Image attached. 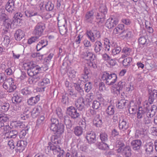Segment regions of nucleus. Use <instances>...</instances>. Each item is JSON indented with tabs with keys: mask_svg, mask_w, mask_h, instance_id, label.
Listing matches in <instances>:
<instances>
[{
	"mask_svg": "<svg viewBox=\"0 0 157 157\" xmlns=\"http://www.w3.org/2000/svg\"><path fill=\"white\" fill-rule=\"evenodd\" d=\"M100 138L102 142H106L108 140V135L105 133H102L100 134Z\"/></svg>",
	"mask_w": 157,
	"mask_h": 157,
	"instance_id": "680f3d73",
	"label": "nucleus"
},
{
	"mask_svg": "<svg viewBox=\"0 0 157 157\" xmlns=\"http://www.w3.org/2000/svg\"><path fill=\"white\" fill-rule=\"evenodd\" d=\"M2 22L4 27L5 28L9 29L11 27L12 22L8 18Z\"/></svg>",
	"mask_w": 157,
	"mask_h": 157,
	"instance_id": "49530a36",
	"label": "nucleus"
},
{
	"mask_svg": "<svg viewBox=\"0 0 157 157\" xmlns=\"http://www.w3.org/2000/svg\"><path fill=\"white\" fill-rule=\"evenodd\" d=\"M142 141L140 140H132L131 143L132 149L135 151L139 150L142 146Z\"/></svg>",
	"mask_w": 157,
	"mask_h": 157,
	"instance_id": "ddd939ff",
	"label": "nucleus"
},
{
	"mask_svg": "<svg viewBox=\"0 0 157 157\" xmlns=\"http://www.w3.org/2000/svg\"><path fill=\"white\" fill-rule=\"evenodd\" d=\"M27 144L26 141L19 140L17 142L16 146L17 149L19 152H21L25 149Z\"/></svg>",
	"mask_w": 157,
	"mask_h": 157,
	"instance_id": "4468645a",
	"label": "nucleus"
},
{
	"mask_svg": "<svg viewBox=\"0 0 157 157\" xmlns=\"http://www.w3.org/2000/svg\"><path fill=\"white\" fill-rule=\"evenodd\" d=\"M50 130L58 134H62L64 132V125L62 123H59L56 118L52 117L51 119Z\"/></svg>",
	"mask_w": 157,
	"mask_h": 157,
	"instance_id": "f257e3e1",
	"label": "nucleus"
},
{
	"mask_svg": "<svg viewBox=\"0 0 157 157\" xmlns=\"http://www.w3.org/2000/svg\"><path fill=\"white\" fill-rule=\"evenodd\" d=\"M125 84L126 82L124 81H121L118 82L117 86L119 88L116 89V91L118 92H117V94L119 93L120 91L125 86Z\"/></svg>",
	"mask_w": 157,
	"mask_h": 157,
	"instance_id": "09e8293b",
	"label": "nucleus"
},
{
	"mask_svg": "<svg viewBox=\"0 0 157 157\" xmlns=\"http://www.w3.org/2000/svg\"><path fill=\"white\" fill-rule=\"evenodd\" d=\"M41 70V68H36L27 69V73L30 76L33 77L39 74V71Z\"/></svg>",
	"mask_w": 157,
	"mask_h": 157,
	"instance_id": "4be33fe9",
	"label": "nucleus"
},
{
	"mask_svg": "<svg viewBox=\"0 0 157 157\" xmlns=\"http://www.w3.org/2000/svg\"><path fill=\"white\" fill-rule=\"evenodd\" d=\"M46 149L52 151L55 155L57 154V157H63L64 151L61 150L59 145H55L51 143H49L48 146L46 147Z\"/></svg>",
	"mask_w": 157,
	"mask_h": 157,
	"instance_id": "7ed1b4c3",
	"label": "nucleus"
},
{
	"mask_svg": "<svg viewBox=\"0 0 157 157\" xmlns=\"http://www.w3.org/2000/svg\"><path fill=\"white\" fill-rule=\"evenodd\" d=\"M124 26L123 24H119L113 30V33L115 35L118 34L119 35H122L123 34Z\"/></svg>",
	"mask_w": 157,
	"mask_h": 157,
	"instance_id": "5701e85b",
	"label": "nucleus"
},
{
	"mask_svg": "<svg viewBox=\"0 0 157 157\" xmlns=\"http://www.w3.org/2000/svg\"><path fill=\"white\" fill-rule=\"evenodd\" d=\"M90 73V70L87 67H85L84 70V73L81 75V78H83L84 81H88V75Z\"/></svg>",
	"mask_w": 157,
	"mask_h": 157,
	"instance_id": "473e14b6",
	"label": "nucleus"
},
{
	"mask_svg": "<svg viewBox=\"0 0 157 157\" xmlns=\"http://www.w3.org/2000/svg\"><path fill=\"white\" fill-rule=\"evenodd\" d=\"M150 118L149 117V115L147 113L146 116L144 117L143 119V124L146 125H148L151 124V120Z\"/></svg>",
	"mask_w": 157,
	"mask_h": 157,
	"instance_id": "8fccbe9b",
	"label": "nucleus"
},
{
	"mask_svg": "<svg viewBox=\"0 0 157 157\" xmlns=\"http://www.w3.org/2000/svg\"><path fill=\"white\" fill-rule=\"evenodd\" d=\"M42 110V108L40 105H37L35 107L31 112V115L33 117L35 118L38 116Z\"/></svg>",
	"mask_w": 157,
	"mask_h": 157,
	"instance_id": "a211bd4d",
	"label": "nucleus"
},
{
	"mask_svg": "<svg viewBox=\"0 0 157 157\" xmlns=\"http://www.w3.org/2000/svg\"><path fill=\"white\" fill-rule=\"evenodd\" d=\"M67 113L71 118L74 119L78 118L80 116V113L78 112L77 110L73 106H70L67 108Z\"/></svg>",
	"mask_w": 157,
	"mask_h": 157,
	"instance_id": "6e6552de",
	"label": "nucleus"
},
{
	"mask_svg": "<svg viewBox=\"0 0 157 157\" xmlns=\"http://www.w3.org/2000/svg\"><path fill=\"white\" fill-rule=\"evenodd\" d=\"M100 105L101 103L100 102L97 100H94L93 102L92 107L93 109H97L100 107Z\"/></svg>",
	"mask_w": 157,
	"mask_h": 157,
	"instance_id": "bf43d9fd",
	"label": "nucleus"
},
{
	"mask_svg": "<svg viewBox=\"0 0 157 157\" xmlns=\"http://www.w3.org/2000/svg\"><path fill=\"white\" fill-rule=\"evenodd\" d=\"M75 89L79 92L81 96L83 95L84 94V91L80 85L79 84H75Z\"/></svg>",
	"mask_w": 157,
	"mask_h": 157,
	"instance_id": "5fc2aeb1",
	"label": "nucleus"
},
{
	"mask_svg": "<svg viewBox=\"0 0 157 157\" xmlns=\"http://www.w3.org/2000/svg\"><path fill=\"white\" fill-rule=\"evenodd\" d=\"M18 132L17 130H10L9 133H5L4 139L15 138L18 135Z\"/></svg>",
	"mask_w": 157,
	"mask_h": 157,
	"instance_id": "412c9836",
	"label": "nucleus"
},
{
	"mask_svg": "<svg viewBox=\"0 0 157 157\" xmlns=\"http://www.w3.org/2000/svg\"><path fill=\"white\" fill-rule=\"evenodd\" d=\"M10 107V105L8 103H4L2 106L1 108V111L2 112H7L9 109Z\"/></svg>",
	"mask_w": 157,
	"mask_h": 157,
	"instance_id": "603ef678",
	"label": "nucleus"
},
{
	"mask_svg": "<svg viewBox=\"0 0 157 157\" xmlns=\"http://www.w3.org/2000/svg\"><path fill=\"white\" fill-rule=\"evenodd\" d=\"M101 78L107 85H113L117 81V79L115 74H109L106 72L103 73Z\"/></svg>",
	"mask_w": 157,
	"mask_h": 157,
	"instance_id": "f03ea898",
	"label": "nucleus"
},
{
	"mask_svg": "<svg viewBox=\"0 0 157 157\" xmlns=\"http://www.w3.org/2000/svg\"><path fill=\"white\" fill-rule=\"evenodd\" d=\"M3 88L6 90H8L7 91L10 93L13 92L16 88V86L14 84L13 79L10 78L6 80L3 83Z\"/></svg>",
	"mask_w": 157,
	"mask_h": 157,
	"instance_id": "39448f33",
	"label": "nucleus"
},
{
	"mask_svg": "<svg viewBox=\"0 0 157 157\" xmlns=\"http://www.w3.org/2000/svg\"><path fill=\"white\" fill-rule=\"evenodd\" d=\"M139 44L142 45L145 44L147 42V40L144 36H141L138 39Z\"/></svg>",
	"mask_w": 157,
	"mask_h": 157,
	"instance_id": "338daca9",
	"label": "nucleus"
},
{
	"mask_svg": "<svg viewBox=\"0 0 157 157\" xmlns=\"http://www.w3.org/2000/svg\"><path fill=\"white\" fill-rule=\"evenodd\" d=\"M123 35L121 36L122 39H128L132 37L133 36L131 31L128 30H123Z\"/></svg>",
	"mask_w": 157,
	"mask_h": 157,
	"instance_id": "72a5a7b5",
	"label": "nucleus"
},
{
	"mask_svg": "<svg viewBox=\"0 0 157 157\" xmlns=\"http://www.w3.org/2000/svg\"><path fill=\"white\" fill-rule=\"evenodd\" d=\"M9 120V118L7 115L0 113V122L4 124V123L8 121Z\"/></svg>",
	"mask_w": 157,
	"mask_h": 157,
	"instance_id": "c03bdc74",
	"label": "nucleus"
},
{
	"mask_svg": "<svg viewBox=\"0 0 157 157\" xmlns=\"http://www.w3.org/2000/svg\"><path fill=\"white\" fill-rule=\"evenodd\" d=\"M58 25L59 27V29L60 33L62 35L65 34L67 31L66 23H64L62 25H61L60 22L58 21Z\"/></svg>",
	"mask_w": 157,
	"mask_h": 157,
	"instance_id": "cd10ccee",
	"label": "nucleus"
},
{
	"mask_svg": "<svg viewBox=\"0 0 157 157\" xmlns=\"http://www.w3.org/2000/svg\"><path fill=\"white\" fill-rule=\"evenodd\" d=\"M39 37L36 36L31 37L28 40V44H30L35 42L36 41L38 40Z\"/></svg>",
	"mask_w": 157,
	"mask_h": 157,
	"instance_id": "6e6d98bb",
	"label": "nucleus"
},
{
	"mask_svg": "<svg viewBox=\"0 0 157 157\" xmlns=\"http://www.w3.org/2000/svg\"><path fill=\"white\" fill-rule=\"evenodd\" d=\"M132 61V58L130 57H128L125 59L123 61L122 63L125 66H127L130 64Z\"/></svg>",
	"mask_w": 157,
	"mask_h": 157,
	"instance_id": "4d7b16f0",
	"label": "nucleus"
},
{
	"mask_svg": "<svg viewBox=\"0 0 157 157\" xmlns=\"http://www.w3.org/2000/svg\"><path fill=\"white\" fill-rule=\"evenodd\" d=\"M148 104L147 101H145L144 102V108L146 109L147 111V113L149 115L150 117H151L155 114L157 111V107L156 105H153L150 108Z\"/></svg>",
	"mask_w": 157,
	"mask_h": 157,
	"instance_id": "0eeeda50",
	"label": "nucleus"
},
{
	"mask_svg": "<svg viewBox=\"0 0 157 157\" xmlns=\"http://www.w3.org/2000/svg\"><path fill=\"white\" fill-rule=\"evenodd\" d=\"M86 138L89 144H93L96 141V134L93 132H88L86 133Z\"/></svg>",
	"mask_w": 157,
	"mask_h": 157,
	"instance_id": "9d476101",
	"label": "nucleus"
},
{
	"mask_svg": "<svg viewBox=\"0 0 157 157\" xmlns=\"http://www.w3.org/2000/svg\"><path fill=\"white\" fill-rule=\"evenodd\" d=\"M54 5L51 2H48L45 6V8L47 10L51 11L54 8Z\"/></svg>",
	"mask_w": 157,
	"mask_h": 157,
	"instance_id": "e2e57ef3",
	"label": "nucleus"
},
{
	"mask_svg": "<svg viewBox=\"0 0 157 157\" xmlns=\"http://www.w3.org/2000/svg\"><path fill=\"white\" fill-rule=\"evenodd\" d=\"M115 112V107L113 105L109 106L105 110V113L107 114L106 116L109 117L114 114Z\"/></svg>",
	"mask_w": 157,
	"mask_h": 157,
	"instance_id": "7c9ffc66",
	"label": "nucleus"
},
{
	"mask_svg": "<svg viewBox=\"0 0 157 157\" xmlns=\"http://www.w3.org/2000/svg\"><path fill=\"white\" fill-rule=\"evenodd\" d=\"M49 79L47 78H44L38 83L39 86H45L49 83Z\"/></svg>",
	"mask_w": 157,
	"mask_h": 157,
	"instance_id": "37998d69",
	"label": "nucleus"
},
{
	"mask_svg": "<svg viewBox=\"0 0 157 157\" xmlns=\"http://www.w3.org/2000/svg\"><path fill=\"white\" fill-rule=\"evenodd\" d=\"M75 105L78 110H82L84 108V103L83 102V98L80 97L75 102Z\"/></svg>",
	"mask_w": 157,
	"mask_h": 157,
	"instance_id": "aec40b11",
	"label": "nucleus"
},
{
	"mask_svg": "<svg viewBox=\"0 0 157 157\" xmlns=\"http://www.w3.org/2000/svg\"><path fill=\"white\" fill-rule=\"evenodd\" d=\"M129 102L127 100L124 99H121L118 101L117 106L118 109H122L126 106L128 107L129 106Z\"/></svg>",
	"mask_w": 157,
	"mask_h": 157,
	"instance_id": "f3484780",
	"label": "nucleus"
},
{
	"mask_svg": "<svg viewBox=\"0 0 157 157\" xmlns=\"http://www.w3.org/2000/svg\"><path fill=\"white\" fill-rule=\"evenodd\" d=\"M103 46L102 43L100 41H96L94 46L95 52L98 54L101 53L103 51Z\"/></svg>",
	"mask_w": 157,
	"mask_h": 157,
	"instance_id": "f8f14e48",
	"label": "nucleus"
},
{
	"mask_svg": "<svg viewBox=\"0 0 157 157\" xmlns=\"http://www.w3.org/2000/svg\"><path fill=\"white\" fill-rule=\"evenodd\" d=\"M45 29L44 24L42 22H39L35 27L33 33L36 36H40L43 34Z\"/></svg>",
	"mask_w": 157,
	"mask_h": 157,
	"instance_id": "423d86ee",
	"label": "nucleus"
},
{
	"mask_svg": "<svg viewBox=\"0 0 157 157\" xmlns=\"http://www.w3.org/2000/svg\"><path fill=\"white\" fill-rule=\"evenodd\" d=\"M24 35L23 31L20 29L17 30L14 34L15 39L17 41H19L23 38Z\"/></svg>",
	"mask_w": 157,
	"mask_h": 157,
	"instance_id": "c756f323",
	"label": "nucleus"
},
{
	"mask_svg": "<svg viewBox=\"0 0 157 157\" xmlns=\"http://www.w3.org/2000/svg\"><path fill=\"white\" fill-rule=\"evenodd\" d=\"M119 127L121 129L126 130L128 128V124L126 121L123 119L121 121H120Z\"/></svg>",
	"mask_w": 157,
	"mask_h": 157,
	"instance_id": "e433bc0d",
	"label": "nucleus"
},
{
	"mask_svg": "<svg viewBox=\"0 0 157 157\" xmlns=\"http://www.w3.org/2000/svg\"><path fill=\"white\" fill-rule=\"evenodd\" d=\"M121 49L120 46L115 48H112V54L114 56L119 54L121 51Z\"/></svg>",
	"mask_w": 157,
	"mask_h": 157,
	"instance_id": "13d9d810",
	"label": "nucleus"
},
{
	"mask_svg": "<svg viewBox=\"0 0 157 157\" xmlns=\"http://www.w3.org/2000/svg\"><path fill=\"white\" fill-rule=\"evenodd\" d=\"M92 96L90 94L87 95L85 97V99H83V102L84 103V105H89L90 103L92 101Z\"/></svg>",
	"mask_w": 157,
	"mask_h": 157,
	"instance_id": "ea45409f",
	"label": "nucleus"
},
{
	"mask_svg": "<svg viewBox=\"0 0 157 157\" xmlns=\"http://www.w3.org/2000/svg\"><path fill=\"white\" fill-rule=\"evenodd\" d=\"M102 117L99 114H97L93 120V124L97 127H100L102 124Z\"/></svg>",
	"mask_w": 157,
	"mask_h": 157,
	"instance_id": "2eb2a0df",
	"label": "nucleus"
},
{
	"mask_svg": "<svg viewBox=\"0 0 157 157\" xmlns=\"http://www.w3.org/2000/svg\"><path fill=\"white\" fill-rule=\"evenodd\" d=\"M94 12L91 10L86 12L85 17V20L87 22L92 23L93 21Z\"/></svg>",
	"mask_w": 157,
	"mask_h": 157,
	"instance_id": "b1692460",
	"label": "nucleus"
},
{
	"mask_svg": "<svg viewBox=\"0 0 157 157\" xmlns=\"http://www.w3.org/2000/svg\"><path fill=\"white\" fill-rule=\"evenodd\" d=\"M118 20L117 18H110L106 21L105 26L109 29H111L116 26L118 24Z\"/></svg>",
	"mask_w": 157,
	"mask_h": 157,
	"instance_id": "1a4fd4ad",
	"label": "nucleus"
},
{
	"mask_svg": "<svg viewBox=\"0 0 157 157\" xmlns=\"http://www.w3.org/2000/svg\"><path fill=\"white\" fill-rule=\"evenodd\" d=\"M12 100L14 104L19 103L21 101V98L19 97L17 94H14L12 98Z\"/></svg>",
	"mask_w": 157,
	"mask_h": 157,
	"instance_id": "a18cd8bd",
	"label": "nucleus"
},
{
	"mask_svg": "<svg viewBox=\"0 0 157 157\" xmlns=\"http://www.w3.org/2000/svg\"><path fill=\"white\" fill-rule=\"evenodd\" d=\"M54 133L56 135L52 136L51 139L52 142L55 144H61L62 141L60 136L62 134H58L57 133L55 132Z\"/></svg>",
	"mask_w": 157,
	"mask_h": 157,
	"instance_id": "dca6fc26",
	"label": "nucleus"
},
{
	"mask_svg": "<svg viewBox=\"0 0 157 157\" xmlns=\"http://www.w3.org/2000/svg\"><path fill=\"white\" fill-rule=\"evenodd\" d=\"M97 146L99 149L102 150H105L109 148L108 145L106 143L102 142L98 143Z\"/></svg>",
	"mask_w": 157,
	"mask_h": 157,
	"instance_id": "a19ab883",
	"label": "nucleus"
},
{
	"mask_svg": "<svg viewBox=\"0 0 157 157\" xmlns=\"http://www.w3.org/2000/svg\"><path fill=\"white\" fill-rule=\"evenodd\" d=\"M96 18L99 23H103L105 19V14L99 12L97 13Z\"/></svg>",
	"mask_w": 157,
	"mask_h": 157,
	"instance_id": "c9c22d12",
	"label": "nucleus"
},
{
	"mask_svg": "<svg viewBox=\"0 0 157 157\" xmlns=\"http://www.w3.org/2000/svg\"><path fill=\"white\" fill-rule=\"evenodd\" d=\"M64 124L68 128H71L72 126V123L70 118L68 116H65L64 118Z\"/></svg>",
	"mask_w": 157,
	"mask_h": 157,
	"instance_id": "58836bf2",
	"label": "nucleus"
},
{
	"mask_svg": "<svg viewBox=\"0 0 157 157\" xmlns=\"http://www.w3.org/2000/svg\"><path fill=\"white\" fill-rule=\"evenodd\" d=\"M84 58L90 61H94L95 58V56L92 52H87L84 53Z\"/></svg>",
	"mask_w": 157,
	"mask_h": 157,
	"instance_id": "c85d7f7f",
	"label": "nucleus"
},
{
	"mask_svg": "<svg viewBox=\"0 0 157 157\" xmlns=\"http://www.w3.org/2000/svg\"><path fill=\"white\" fill-rule=\"evenodd\" d=\"M67 74L69 78H71L72 79H75L77 75V71L75 70L72 69H68Z\"/></svg>",
	"mask_w": 157,
	"mask_h": 157,
	"instance_id": "f704fd0d",
	"label": "nucleus"
},
{
	"mask_svg": "<svg viewBox=\"0 0 157 157\" xmlns=\"http://www.w3.org/2000/svg\"><path fill=\"white\" fill-rule=\"evenodd\" d=\"M131 52L130 48L127 47H124L122 50L121 52L123 53L122 55L121 58L123 59L125 57L128 56Z\"/></svg>",
	"mask_w": 157,
	"mask_h": 157,
	"instance_id": "2f4dec72",
	"label": "nucleus"
},
{
	"mask_svg": "<svg viewBox=\"0 0 157 157\" xmlns=\"http://www.w3.org/2000/svg\"><path fill=\"white\" fill-rule=\"evenodd\" d=\"M145 109L142 107H139L137 113V117L138 119H140L146 116L147 112L145 111Z\"/></svg>",
	"mask_w": 157,
	"mask_h": 157,
	"instance_id": "a878e982",
	"label": "nucleus"
},
{
	"mask_svg": "<svg viewBox=\"0 0 157 157\" xmlns=\"http://www.w3.org/2000/svg\"><path fill=\"white\" fill-rule=\"evenodd\" d=\"M25 65H26L29 67V69H31L36 68H41L39 66L36 65L35 63L33 61H31L29 63H26Z\"/></svg>",
	"mask_w": 157,
	"mask_h": 157,
	"instance_id": "864d4df0",
	"label": "nucleus"
},
{
	"mask_svg": "<svg viewBox=\"0 0 157 157\" xmlns=\"http://www.w3.org/2000/svg\"><path fill=\"white\" fill-rule=\"evenodd\" d=\"M39 74L33 76V78L31 79V80L30 81V82L31 81L33 83L34 82H37V81H38L39 80H40L41 78V77L39 75Z\"/></svg>",
	"mask_w": 157,
	"mask_h": 157,
	"instance_id": "774afa93",
	"label": "nucleus"
},
{
	"mask_svg": "<svg viewBox=\"0 0 157 157\" xmlns=\"http://www.w3.org/2000/svg\"><path fill=\"white\" fill-rule=\"evenodd\" d=\"M157 97V90H154L149 94V101L150 104H151L154 101L156 100Z\"/></svg>",
	"mask_w": 157,
	"mask_h": 157,
	"instance_id": "6ab92c4d",
	"label": "nucleus"
},
{
	"mask_svg": "<svg viewBox=\"0 0 157 157\" xmlns=\"http://www.w3.org/2000/svg\"><path fill=\"white\" fill-rule=\"evenodd\" d=\"M145 154L146 156L150 157L151 153L153 151V144L152 143L150 142L146 144L144 146Z\"/></svg>",
	"mask_w": 157,
	"mask_h": 157,
	"instance_id": "9b49d317",
	"label": "nucleus"
},
{
	"mask_svg": "<svg viewBox=\"0 0 157 157\" xmlns=\"http://www.w3.org/2000/svg\"><path fill=\"white\" fill-rule=\"evenodd\" d=\"M116 146L119 148H122L124 146V144L122 141V139H117L116 142Z\"/></svg>",
	"mask_w": 157,
	"mask_h": 157,
	"instance_id": "052dcab7",
	"label": "nucleus"
},
{
	"mask_svg": "<svg viewBox=\"0 0 157 157\" xmlns=\"http://www.w3.org/2000/svg\"><path fill=\"white\" fill-rule=\"evenodd\" d=\"M40 100V96L37 95L34 97H31L28 99L27 103L28 105H33L37 103Z\"/></svg>",
	"mask_w": 157,
	"mask_h": 157,
	"instance_id": "bb28decb",
	"label": "nucleus"
},
{
	"mask_svg": "<svg viewBox=\"0 0 157 157\" xmlns=\"http://www.w3.org/2000/svg\"><path fill=\"white\" fill-rule=\"evenodd\" d=\"M83 130L80 127L76 126L74 129V133L76 136H79L82 134Z\"/></svg>",
	"mask_w": 157,
	"mask_h": 157,
	"instance_id": "4c0bfd02",
	"label": "nucleus"
},
{
	"mask_svg": "<svg viewBox=\"0 0 157 157\" xmlns=\"http://www.w3.org/2000/svg\"><path fill=\"white\" fill-rule=\"evenodd\" d=\"M86 35L92 42H94L95 40L100 38L101 36L100 32L95 26L93 27L91 30L87 31Z\"/></svg>",
	"mask_w": 157,
	"mask_h": 157,
	"instance_id": "20e7f679",
	"label": "nucleus"
},
{
	"mask_svg": "<svg viewBox=\"0 0 157 157\" xmlns=\"http://www.w3.org/2000/svg\"><path fill=\"white\" fill-rule=\"evenodd\" d=\"M126 86V90L128 92H131L134 90L133 85L132 83H128Z\"/></svg>",
	"mask_w": 157,
	"mask_h": 157,
	"instance_id": "0e129e2a",
	"label": "nucleus"
},
{
	"mask_svg": "<svg viewBox=\"0 0 157 157\" xmlns=\"http://www.w3.org/2000/svg\"><path fill=\"white\" fill-rule=\"evenodd\" d=\"M21 93L24 95L28 96L32 94V92L30 88L26 87L21 90Z\"/></svg>",
	"mask_w": 157,
	"mask_h": 157,
	"instance_id": "79ce46f5",
	"label": "nucleus"
},
{
	"mask_svg": "<svg viewBox=\"0 0 157 157\" xmlns=\"http://www.w3.org/2000/svg\"><path fill=\"white\" fill-rule=\"evenodd\" d=\"M107 9L104 4H100L99 9V12L105 14L107 13Z\"/></svg>",
	"mask_w": 157,
	"mask_h": 157,
	"instance_id": "de8ad7c7",
	"label": "nucleus"
},
{
	"mask_svg": "<svg viewBox=\"0 0 157 157\" xmlns=\"http://www.w3.org/2000/svg\"><path fill=\"white\" fill-rule=\"evenodd\" d=\"M91 89V85L90 82H88L85 85L84 89L85 91L86 92H88Z\"/></svg>",
	"mask_w": 157,
	"mask_h": 157,
	"instance_id": "69168bd1",
	"label": "nucleus"
},
{
	"mask_svg": "<svg viewBox=\"0 0 157 157\" xmlns=\"http://www.w3.org/2000/svg\"><path fill=\"white\" fill-rule=\"evenodd\" d=\"M131 149L130 147L128 146H127L124 148H118L117 149V151L118 153H124L126 155H129L131 153Z\"/></svg>",
	"mask_w": 157,
	"mask_h": 157,
	"instance_id": "393cba45",
	"label": "nucleus"
},
{
	"mask_svg": "<svg viewBox=\"0 0 157 157\" xmlns=\"http://www.w3.org/2000/svg\"><path fill=\"white\" fill-rule=\"evenodd\" d=\"M4 10H0V21L2 22L8 18L7 15L5 13Z\"/></svg>",
	"mask_w": 157,
	"mask_h": 157,
	"instance_id": "3c124183",
	"label": "nucleus"
}]
</instances>
